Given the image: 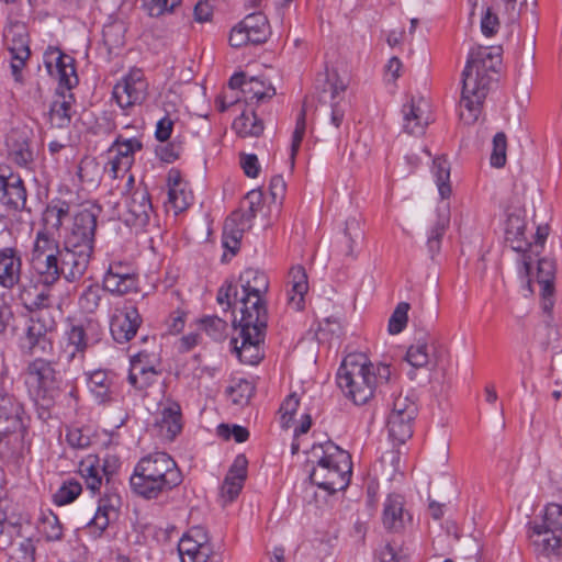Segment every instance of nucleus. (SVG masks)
I'll list each match as a JSON object with an SVG mask.
<instances>
[{
  "label": "nucleus",
  "instance_id": "48",
  "mask_svg": "<svg viewBox=\"0 0 562 562\" xmlns=\"http://www.w3.org/2000/svg\"><path fill=\"white\" fill-rule=\"evenodd\" d=\"M50 286L43 285L35 295L26 289L25 285H21V299L30 310L46 308L52 305V296L49 292Z\"/></svg>",
  "mask_w": 562,
  "mask_h": 562
},
{
  "label": "nucleus",
  "instance_id": "30",
  "mask_svg": "<svg viewBox=\"0 0 562 562\" xmlns=\"http://www.w3.org/2000/svg\"><path fill=\"white\" fill-rule=\"evenodd\" d=\"M526 222L519 214H509L506 221L505 237L510 247L518 252L528 251L532 244L525 235Z\"/></svg>",
  "mask_w": 562,
  "mask_h": 562
},
{
  "label": "nucleus",
  "instance_id": "14",
  "mask_svg": "<svg viewBox=\"0 0 562 562\" xmlns=\"http://www.w3.org/2000/svg\"><path fill=\"white\" fill-rule=\"evenodd\" d=\"M44 64L48 74L58 79L59 88L70 92L77 86L75 59L70 55L58 48H49L44 55Z\"/></svg>",
  "mask_w": 562,
  "mask_h": 562
},
{
  "label": "nucleus",
  "instance_id": "53",
  "mask_svg": "<svg viewBox=\"0 0 562 562\" xmlns=\"http://www.w3.org/2000/svg\"><path fill=\"white\" fill-rule=\"evenodd\" d=\"M527 0H499L497 4L502 18L509 24L515 23L526 7Z\"/></svg>",
  "mask_w": 562,
  "mask_h": 562
},
{
  "label": "nucleus",
  "instance_id": "6",
  "mask_svg": "<svg viewBox=\"0 0 562 562\" xmlns=\"http://www.w3.org/2000/svg\"><path fill=\"white\" fill-rule=\"evenodd\" d=\"M64 244L42 234L35 237L30 265L42 285L53 286L63 278Z\"/></svg>",
  "mask_w": 562,
  "mask_h": 562
},
{
  "label": "nucleus",
  "instance_id": "34",
  "mask_svg": "<svg viewBox=\"0 0 562 562\" xmlns=\"http://www.w3.org/2000/svg\"><path fill=\"white\" fill-rule=\"evenodd\" d=\"M26 339L33 353H48L52 350V341L48 337V328L40 319H31L27 327Z\"/></svg>",
  "mask_w": 562,
  "mask_h": 562
},
{
  "label": "nucleus",
  "instance_id": "41",
  "mask_svg": "<svg viewBox=\"0 0 562 562\" xmlns=\"http://www.w3.org/2000/svg\"><path fill=\"white\" fill-rule=\"evenodd\" d=\"M37 528L48 542L60 541L64 537V527L58 516L50 510L42 515Z\"/></svg>",
  "mask_w": 562,
  "mask_h": 562
},
{
  "label": "nucleus",
  "instance_id": "60",
  "mask_svg": "<svg viewBox=\"0 0 562 562\" xmlns=\"http://www.w3.org/2000/svg\"><path fill=\"white\" fill-rule=\"evenodd\" d=\"M217 434L224 439H229L233 437L234 440L238 443L246 441L249 437L248 429L239 425L229 427L226 424H221L217 428Z\"/></svg>",
  "mask_w": 562,
  "mask_h": 562
},
{
  "label": "nucleus",
  "instance_id": "49",
  "mask_svg": "<svg viewBox=\"0 0 562 562\" xmlns=\"http://www.w3.org/2000/svg\"><path fill=\"white\" fill-rule=\"evenodd\" d=\"M411 305L407 302H400L389 318L387 331L391 335L402 333L408 321Z\"/></svg>",
  "mask_w": 562,
  "mask_h": 562
},
{
  "label": "nucleus",
  "instance_id": "21",
  "mask_svg": "<svg viewBox=\"0 0 562 562\" xmlns=\"http://www.w3.org/2000/svg\"><path fill=\"white\" fill-rule=\"evenodd\" d=\"M70 210L71 205L68 201L59 198L50 200L42 213V228L36 232L35 237H40L42 234L48 238H56L55 235L59 236L65 221L71 216Z\"/></svg>",
  "mask_w": 562,
  "mask_h": 562
},
{
  "label": "nucleus",
  "instance_id": "46",
  "mask_svg": "<svg viewBox=\"0 0 562 562\" xmlns=\"http://www.w3.org/2000/svg\"><path fill=\"white\" fill-rule=\"evenodd\" d=\"M244 93L250 101L265 102L276 95V89L270 85L267 86L262 80L250 78L244 88Z\"/></svg>",
  "mask_w": 562,
  "mask_h": 562
},
{
  "label": "nucleus",
  "instance_id": "54",
  "mask_svg": "<svg viewBox=\"0 0 562 562\" xmlns=\"http://www.w3.org/2000/svg\"><path fill=\"white\" fill-rule=\"evenodd\" d=\"M417 404L413 397L400 394L394 398L389 416H417Z\"/></svg>",
  "mask_w": 562,
  "mask_h": 562
},
{
  "label": "nucleus",
  "instance_id": "43",
  "mask_svg": "<svg viewBox=\"0 0 562 562\" xmlns=\"http://www.w3.org/2000/svg\"><path fill=\"white\" fill-rule=\"evenodd\" d=\"M432 173L436 179L439 194L442 199L451 195L450 165L443 157H436L432 161Z\"/></svg>",
  "mask_w": 562,
  "mask_h": 562
},
{
  "label": "nucleus",
  "instance_id": "27",
  "mask_svg": "<svg viewBox=\"0 0 562 562\" xmlns=\"http://www.w3.org/2000/svg\"><path fill=\"white\" fill-rule=\"evenodd\" d=\"M554 279L555 262L548 258L540 259L537 268V282L540 285L541 306L548 317H550L554 305Z\"/></svg>",
  "mask_w": 562,
  "mask_h": 562
},
{
  "label": "nucleus",
  "instance_id": "61",
  "mask_svg": "<svg viewBox=\"0 0 562 562\" xmlns=\"http://www.w3.org/2000/svg\"><path fill=\"white\" fill-rule=\"evenodd\" d=\"M237 295V286L229 282L220 288L216 300L220 305L226 304L227 308H229L239 303L240 299Z\"/></svg>",
  "mask_w": 562,
  "mask_h": 562
},
{
  "label": "nucleus",
  "instance_id": "28",
  "mask_svg": "<svg viewBox=\"0 0 562 562\" xmlns=\"http://www.w3.org/2000/svg\"><path fill=\"white\" fill-rule=\"evenodd\" d=\"M63 259V278L68 282H76L87 272L92 256L64 245Z\"/></svg>",
  "mask_w": 562,
  "mask_h": 562
},
{
  "label": "nucleus",
  "instance_id": "19",
  "mask_svg": "<svg viewBox=\"0 0 562 562\" xmlns=\"http://www.w3.org/2000/svg\"><path fill=\"white\" fill-rule=\"evenodd\" d=\"M126 223L137 228H144L149 224L154 214L150 195L145 187L135 188L126 198Z\"/></svg>",
  "mask_w": 562,
  "mask_h": 562
},
{
  "label": "nucleus",
  "instance_id": "17",
  "mask_svg": "<svg viewBox=\"0 0 562 562\" xmlns=\"http://www.w3.org/2000/svg\"><path fill=\"white\" fill-rule=\"evenodd\" d=\"M8 157L15 165L30 168L35 159L33 132L29 128L12 130L7 136Z\"/></svg>",
  "mask_w": 562,
  "mask_h": 562
},
{
  "label": "nucleus",
  "instance_id": "51",
  "mask_svg": "<svg viewBox=\"0 0 562 562\" xmlns=\"http://www.w3.org/2000/svg\"><path fill=\"white\" fill-rule=\"evenodd\" d=\"M205 333L216 341L226 337L227 323L217 316H206L200 321Z\"/></svg>",
  "mask_w": 562,
  "mask_h": 562
},
{
  "label": "nucleus",
  "instance_id": "10",
  "mask_svg": "<svg viewBox=\"0 0 562 562\" xmlns=\"http://www.w3.org/2000/svg\"><path fill=\"white\" fill-rule=\"evenodd\" d=\"M269 35L270 26L267 16L262 12H254L232 29L228 42L232 47L240 48L262 44Z\"/></svg>",
  "mask_w": 562,
  "mask_h": 562
},
{
  "label": "nucleus",
  "instance_id": "18",
  "mask_svg": "<svg viewBox=\"0 0 562 562\" xmlns=\"http://www.w3.org/2000/svg\"><path fill=\"white\" fill-rule=\"evenodd\" d=\"M142 322L143 319L135 306L128 305L115 308L110 321V331L113 339L119 344L128 342L136 336Z\"/></svg>",
  "mask_w": 562,
  "mask_h": 562
},
{
  "label": "nucleus",
  "instance_id": "38",
  "mask_svg": "<svg viewBox=\"0 0 562 562\" xmlns=\"http://www.w3.org/2000/svg\"><path fill=\"white\" fill-rule=\"evenodd\" d=\"M103 288L105 291L116 295L134 292L137 290V276L106 272L103 278Z\"/></svg>",
  "mask_w": 562,
  "mask_h": 562
},
{
  "label": "nucleus",
  "instance_id": "8",
  "mask_svg": "<svg viewBox=\"0 0 562 562\" xmlns=\"http://www.w3.org/2000/svg\"><path fill=\"white\" fill-rule=\"evenodd\" d=\"M535 551L546 557H562V505L549 504L541 524L530 527Z\"/></svg>",
  "mask_w": 562,
  "mask_h": 562
},
{
  "label": "nucleus",
  "instance_id": "50",
  "mask_svg": "<svg viewBox=\"0 0 562 562\" xmlns=\"http://www.w3.org/2000/svg\"><path fill=\"white\" fill-rule=\"evenodd\" d=\"M193 196L187 189V184L168 190V202L172 205L176 213L187 210L192 203Z\"/></svg>",
  "mask_w": 562,
  "mask_h": 562
},
{
  "label": "nucleus",
  "instance_id": "44",
  "mask_svg": "<svg viewBox=\"0 0 562 562\" xmlns=\"http://www.w3.org/2000/svg\"><path fill=\"white\" fill-rule=\"evenodd\" d=\"M406 361L414 368H425L429 363V337L424 336L413 344L406 352Z\"/></svg>",
  "mask_w": 562,
  "mask_h": 562
},
{
  "label": "nucleus",
  "instance_id": "55",
  "mask_svg": "<svg viewBox=\"0 0 562 562\" xmlns=\"http://www.w3.org/2000/svg\"><path fill=\"white\" fill-rule=\"evenodd\" d=\"M507 138L505 133L499 132L493 138V150L491 155V165L502 168L506 164Z\"/></svg>",
  "mask_w": 562,
  "mask_h": 562
},
{
  "label": "nucleus",
  "instance_id": "52",
  "mask_svg": "<svg viewBox=\"0 0 562 562\" xmlns=\"http://www.w3.org/2000/svg\"><path fill=\"white\" fill-rule=\"evenodd\" d=\"M81 484L77 481L65 482L54 494L55 504L63 506L74 502L81 493Z\"/></svg>",
  "mask_w": 562,
  "mask_h": 562
},
{
  "label": "nucleus",
  "instance_id": "16",
  "mask_svg": "<svg viewBox=\"0 0 562 562\" xmlns=\"http://www.w3.org/2000/svg\"><path fill=\"white\" fill-rule=\"evenodd\" d=\"M403 131L409 135L422 136L431 122L429 103L423 97L411 95L402 106Z\"/></svg>",
  "mask_w": 562,
  "mask_h": 562
},
{
  "label": "nucleus",
  "instance_id": "63",
  "mask_svg": "<svg viewBox=\"0 0 562 562\" xmlns=\"http://www.w3.org/2000/svg\"><path fill=\"white\" fill-rule=\"evenodd\" d=\"M66 440L72 448L77 449H85L91 445L90 436L79 428L69 429L66 435Z\"/></svg>",
  "mask_w": 562,
  "mask_h": 562
},
{
  "label": "nucleus",
  "instance_id": "24",
  "mask_svg": "<svg viewBox=\"0 0 562 562\" xmlns=\"http://www.w3.org/2000/svg\"><path fill=\"white\" fill-rule=\"evenodd\" d=\"M90 345L91 341L83 326L71 325L65 333L59 360L68 363L75 360L82 361L85 352Z\"/></svg>",
  "mask_w": 562,
  "mask_h": 562
},
{
  "label": "nucleus",
  "instance_id": "42",
  "mask_svg": "<svg viewBox=\"0 0 562 562\" xmlns=\"http://www.w3.org/2000/svg\"><path fill=\"white\" fill-rule=\"evenodd\" d=\"M143 148V144L139 139L132 138H123L119 136L115 142L112 144L109 149L110 154H114L113 156L120 159H127L128 165L134 164V154Z\"/></svg>",
  "mask_w": 562,
  "mask_h": 562
},
{
  "label": "nucleus",
  "instance_id": "47",
  "mask_svg": "<svg viewBox=\"0 0 562 562\" xmlns=\"http://www.w3.org/2000/svg\"><path fill=\"white\" fill-rule=\"evenodd\" d=\"M105 289L98 284L88 285L79 296V306L85 313H94L100 306V302Z\"/></svg>",
  "mask_w": 562,
  "mask_h": 562
},
{
  "label": "nucleus",
  "instance_id": "22",
  "mask_svg": "<svg viewBox=\"0 0 562 562\" xmlns=\"http://www.w3.org/2000/svg\"><path fill=\"white\" fill-rule=\"evenodd\" d=\"M181 562H206L211 547L202 528H192L184 533L178 543Z\"/></svg>",
  "mask_w": 562,
  "mask_h": 562
},
{
  "label": "nucleus",
  "instance_id": "62",
  "mask_svg": "<svg viewBox=\"0 0 562 562\" xmlns=\"http://www.w3.org/2000/svg\"><path fill=\"white\" fill-rule=\"evenodd\" d=\"M300 405V400L295 393L290 394L281 404L280 413L281 419L284 426L292 420L297 407Z\"/></svg>",
  "mask_w": 562,
  "mask_h": 562
},
{
  "label": "nucleus",
  "instance_id": "64",
  "mask_svg": "<svg viewBox=\"0 0 562 562\" xmlns=\"http://www.w3.org/2000/svg\"><path fill=\"white\" fill-rule=\"evenodd\" d=\"M131 167L132 166L127 164V159L122 160L112 156L105 167V172L112 179H117L125 176L130 171Z\"/></svg>",
  "mask_w": 562,
  "mask_h": 562
},
{
  "label": "nucleus",
  "instance_id": "37",
  "mask_svg": "<svg viewBox=\"0 0 562 562\" xmlns=\"http://www.w3.org/2000/svg\"><path fill=\"white\" fill-rule=\"evenodd\" d=\"M404 498L398 494H391L384 502L383 525L390 530H400L403 527Z\"/></svg>",
  "mask_w": 562,
  "mask_h": 562
},
{
  "label": "nucleus",
  "instance_id": "39",
  "mask_svg": "<svg viewBox=\"0 0 562 562\" xmlns=\"http://www.w3.org/2000/svg\"><path fill=\"white\" fill-rule=\"evenodd\" d=\"M233 130L240 137H257L263 132V123L255 112H243L233 122Z\"/></svg>",
  "mask_w": 562,
  "mask_h": 562
},
{
  "label": "nucleus",
  "instance_id": "59",
  "mask_svg": "<svg viewBox=\"0 0 562 562\" xmlns=\"http://www.w3.org/2000/svg\"><path fill=\"white\" fill-rule=\"evenodd\" d=\"M499 26V18L493 7H486L481 19V30L485 36L494 35Z\"/></svg>",
  "mask_w": 562,
  "mask_h": 562
},
{
  "label": "nucleus",
  "instance_id": "11",
  "mask_svg": "<svg viewBox=\"0 0 562 562\" xmlns=\"http://www.w3.org/2000/svg\"><path fill=\"white\" fill-rule=\"evenodd\" d=\"M113 98L123 110L140 105L148 97V82L142 69L128 71L113 88Z\"/></svg>",
  "mask_w": 562,
  "mask_h": 562
},
{
  "label": "nucleus",
  "instance_id": "7",
  "mask_svg": "<svg viewBox=\"0 0 562 562\" xmlns=\"http://www.w3.org/2000/svg\"><path fill=\"white\" fill-rule=\"evenodd\" d=\"M22 404L12 393V383L0 380V452L11 443L22 442L25 435Z\"/></svg>",
  "mask_w": 562,
  "mask_h": 562
},
{
  "label": "nucleus",
  "instance_id": "32",
  "mask_svg": "<svg viewBox=\"0 0 562 562\" xmlns=\"http://www.w3.org/2000/svg\"><path fill=\"white\" fill-rule=\"evenodd\" d=\"M289 305L295 311H302L305 305L304 296L308 290V281L305 269L302 266L293 267L289 272Z\"/></svg>",
  "mask_w": 562,
  "mask_h": 562
},
{
  "label": "nucleus",
  "instance_id": "58",
  "mask_svg": "<svg viewBox=\"0 0 562 562\" xmlns=\"http://www.w3.org/2000/svg\"><path fill=\"white\" fill-rule=\"evenodd\" d=\"M180 0H144V7L150 16H159L171 12Z\"/></svg>",
  "mask_w": 562,
  "mask_h": 562
},
{
  "label": "nucleus",
  "instance_id": "23",
  "mask_svg": "<svg viewBox=\"0 0 562 562\" xmlns=\"http://www.w3.org/2000/svg\"><path fill=\"white\" fill-rule=\"evenodd\" d=\"M120 497L116 494L105 495L99 499V505L93 518L87 524L86 529L94 539L100 538L110 522L117 517Z\"/></svg>",
  "mask_w": 562,
  "mask_h": 562
},
{
  "label": "nucleus",
  "instance_id": "9",
  "mask_svg": "<svg viewBox=\"0 0 562 562\" xmlns=\"http://www.w3.org/2000/svg\"><path fill=\"white\" fill-rule=\"evenodd\" d=\"M97 226L98 215L91 210H81L72 215V223L61 244L93 256Z\"/></svg>",
  "mask_w": 562,
  "mask_h": 562
},
{
  "label": "nucleus",
  "instance_id": "4",
  "mask_svg": "<svg viewBox=\"0 0 562 562\" xmlns=\"http://www.w3.org/2000/svg\"><path fill=\"white\" fill-rule=\"evenodd\" d=\"M182 482L176 461L166 452H155L142 458L130 479L132 491L146 498H158Z\"/></svg>",
  "mask_w": 562,
  "mask_h": 562
},
{
  "label": "nucleus",
  "instance_id": "20",
  "mask_svg": "<svg viewBox=\"0 0 562 562\" xmlns=\"http://www.w3.org/2000/svg\"><path fill=\"white\" fill-rule=\"evenodd\" d=\"M12 38L8 42L10 53V70L15 82L23 83V71L31 57L30 40L24 27L12 31Z\"/></svg>",
  "mask_w": 562,
  "mask_h": 562
},
{
  "label": "nucleus",
  "instance_id": "31",
  "mask_svg": "<svg viewBox=\"0 0 562 562\" xmlns=\"http://www.w3.org/2000/svg\"><path fill=\"white\" fill-rule=\"evenodd\" d=\"M143 353H137L131 359L128 382L137 390H146L158 378V371L153 366H146L143 362Z\"/></svg>",
  "mask_w": 562,
  "mask_h": 562
},
{
  "label": "nucleus",
  "instance_id": "29",
  "mask_svg": "<svg viewBox=\"0 0 562 562\" xmlns=\"http://www.w3.org/2000/svg\"><path fill=\"white\" fill-rule=\"evenodd\" d=\"M74 94L57 90L56 98L50 103L48 117L53 127L65 128L69 126L72 117Z\"/></svg>",
  "mask_w": 562,
  "mask_h": 562
},
{
  "label": "nucleus",
  "instance_id": "36",
  "mask_svg": "<svg viewBox=\"0 0 562 562\" xmlns=\"http://www.w3.org/2000/svg\"><path fill=\"white\" fill-rule=\"evenodd\" d=\"M249 228L245 224L238 221V214H231L224 222L222 244L223 247L236 255L239 250L240 240L244 232Z\"/></svg>",
  "mask_w": 562,
  "mask_h": 562
},
{
  "label": "nucleus",
  "instance_id": "26",
  "mask_svg": "<svg viewBox=\"0 0 562 562\" xmlns=\"http://www.w3.org/2000/svg\"><path fill=\"white\" fill-rule=\"evenodd\" d=\"M247 458L244 454H238L231 465L221 487V497L224 504L232 503L239 495L247 477Z\"/></svg>",
  "mask_w": 562,
  "mask_h": 562
},
{
  "label": "nucleus",
  "instance_id": "12",
  "mask_svg": "<svg viewBox=\"0 0 562 562\" xmlns=\"http://www.w3.org/2000/svg\"><path fill=\"white\" fill-rule=\"evenodd\" d=\"M26 384L37 397L53 400L59 390V381L53 366L43 360L35 359L26 368Z\"/></svg>",
  "mask_w": 562,
  "mask_h": 562
},
{
  "label": "nucleus",
  "instance_id": "33",
  "mask_svg": "<svg viewBox=\"0 0 562 562\" xmlns=\"http://www.w3.org/2000/svg\"><path fill=\"white\" fill-rule=\"evenodd\" d=\"M450 225L449 207H439L437 210L436 221L432 224L427 238V249L431 258L439 254L441 240Z\"/></svg>",
  "mask_w": 562,
  "mask_h": 562
},
{
  "label": "nucleus",
  "instance_id": "5",
  "mask_svg": "<svg viewBox=\"0 0 562 562\" xmlns=\"http://www.w3.org/2000/svg\"><path fill=\"white\" fill-rule=\"evenodd\" d=\"M307 461L312 465L310 480L319 488L334 494L348 487L352 473L351 457L333 441L314 445Z\"/></svg>",
  "mask_w": 562,
  "mask_h": 562
},
{
  "label": "nucleus",
  "instance_id": "25",
  "mask_svg": "<svg viewBox=\"0 0 562 562\" xmlns=\"http://www.w3.org/2000/svg\"><path fill=\"white\" fill-rule=\"evenodd\" d=\"M22 257L13 247L0 249V285L12 290L21 284Z\"/></svg>",
  "mask_w": 562,
  "mask_h": 562
},
{
  "label": "nucleus",
  "instance_id": "3",
  "mask_svg": "<svg viewBox=\"0 0 562 562\" xmlns=\"http://www.w3.org/2000/svg\"><path fill=\"white\" fill-rule=\"evenodd\" d=\"M392 380L390 366L374 367L362 355L346 357L337 372L338 386L356 405L367 404L376 389L382 392Z\"/></svg>",
  "mask_w": 562,
  "mask_h": 562
},
{
  "label": "nucleus",
  "instance_id": "56",
  "mask_svg": "<svg viewBox=\"0 0 562 562\" xmlns=\"http://www.w3.org/2000/svg\"><path fill=\"white\" fill-rule=\"evenodd\" d=\"M246 200L249 203L248 210H238L232 214H238V221H240L241 224L250 227V223L256 217L257 211L261 204V195L255 191H251L246 195Z\"/></svg>",
  "mask_w": 562,
  "mask_h": 562
},
{
  "label": "nucleus",
  "instance_id": "40",
  "mask_svg": "<svg viewBox=\"0 0 562 562\" xmlns=\"http://www.w3.org/2000/svg\"><path fill=\"white\" fill-rule=\"evenodd\" d=\"M416 416H389L387 427L390 436L398 443H404L413 435V424Z\"/></svg>",
  "mask_w": 562,
  "mask_h": 562
},
{
  "label": "nucleus",
  "instance_id": "35",
  "mask_svg": "<svg viewBox=\"0 0 562 562\" xmlns=\"http://www.w3.org/2000/svg\"><path fill=\"white\" fill-rule=\"evenodd\" d=\"M101 470V459L97 454H89L79 463V473L85 479L87 488L92 493L101 488L103 480Z\"/></svg>",
  "mask_w": 562,
  "mask_h": 562
},
{
  "label": "nucleus",
  "instance_id": "2",
  "mask_svg": "<svg viewBox=\"0 0 562 562\" xmlns=\"http://www.w3.org/2000/svg\"><path fill=\"white\" fill-rule=\"evenodd\" d=\"M501 63V47L479 46L470 52L462 72L460 119L464 124L477 121L490 90L492 74L497 71Z\"/></svg>",
  "mask_w": 562,
  "mask_h": 562
},
{
  "label": "nucleus",
  "instance_id": "57",
  "mask_svg": "<svg viewBox=\"0 0 562 562\" xmlns=\"http://www.w3.org/2000/svg\"><path fill=\"white\" fill-rule=\"evenodd\" d=\"M305 130H306V112H305V109L303 108L296 119L295 130H294L293 136H292L291 155H290L292 167L294 166V159L300 149L303 136L305 134Z\"/></svg>",
  "mask_w": 562,
  "mask_h": 562
},
{
  "label": "nucleus",
  "instance_id": "13",
  "mask_svg": "<svg viewBox=\"0 0 562 562\" xmlns=\"http://www.w3.org/2000/svg\"><path fill=\"white\" fill-rule=\"evenodd\" d=\"M183 420L181 406L178 402L167 398L159 404L153 424V431L161 440L173 441L182 431Z\"/></svg>",
  "mask_w": 562,
  "mask_h": 562
},
{
  "label": "nucleus",
  "instance_id": "45",
  "mask_svg": "<svg viewBox=\"0 0 562 562\" xmlns=\"http://www.w3.org/2000/svg\"><path fill=\"white\" fill-rule=\"evenodd\" d=\"M345 237L347 238V250L346 255L355 257V248L364 237V231L362 228V221L359 217H349L346 221Z\"/></svg>",
  "mask_w": 562,
  "mask_h": 562
},
{
  "label": "nucleus",
  "instance_id": "1",
  "mask_svg": "<svg viewBox=\"0 0 562 562\" xmlns=\"http://www.w3.org/2000/svg\"><path fill=\"white\" fill-rule=\"evenodd\" d=\"M244 295L239 300L241 317L234 318L233 327L236 333L231 339L233 351L238 359L247 364H257L263 357L268 324V310L263 295L268 292L269 280L265 272L248 268L239 277Z\"/></svg>",
  "mask_w": 562,
  "mask_h": 562
},
{
  "label": "nucleus",
  "instance_id": "15",
  "mask_svg": "<svg viewBox=\"0 0 562 562\" xmlns=\"http://www.w3.org/2000/svg\"><path fill=\"white\" fill-rule=\"evenodd\" d=\"M26 189L20 175L0 166V203L10 211H21L26 204Z\"/></svg>",
  "mask_w": 562,
  "mask_h": 562
}]
</instances>
